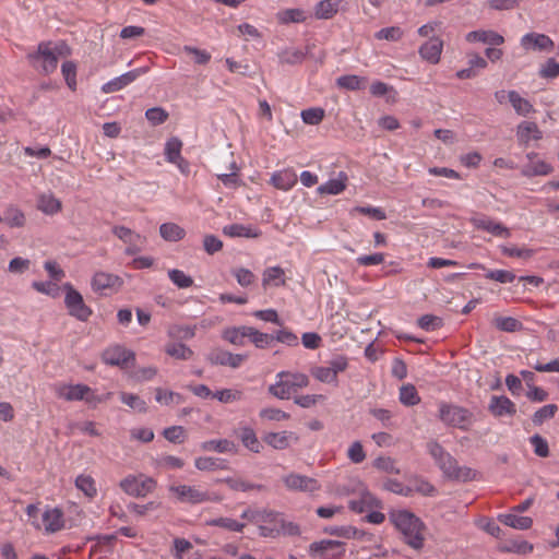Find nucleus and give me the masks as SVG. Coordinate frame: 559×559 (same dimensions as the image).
Returning a JSON list of instances; mask_svg holds the SVG:
<instances>
[{
    "label": "nucleus",
    "mask_w": 559,
    "mask_h": 559,
    "mask_svg": "<svg viewBox=\"0 0 559 559\" xmlns=\"http://www.w3.org/2000/svg\"><path fill=\"white\" fill-rule=\"evenodd\" d=\"M498 520L507 526L515 530H528L533 524V520L530 516H521L515 512L500 514Z\"/></svg>",
    "instance_id": "obj_32"
},
{
    "label": "nucleus",
    "mask_w": 559,
    "mask_h": 559,
    "mask_svg": "<svg viewBox=\"0 0 559 559\" xmlns=\"http://www.w3.org/2000/svg\"><path fill=\"white\" fill-rule=\"evenodd\" d=\"M145 72H146V69H135L132 71L126 72V73L121 74L120 76H117V78L108 81L107 83H105L102 86V91L106 94L118 92V91L122 90L123 87H126L127 85L131 84L141 74H143Z\"/></svg>",
    "instance_id": "obj_18"
},
{
    "label": "nucleus",
    "mask_w": 559,
    "mask_h": 559,
    "mask_svg": "<svg viewBox=\"0 0 559 559\" xmlns=\"http://www.w3.org/2000/svg\"><path fill=\"white\" fill-rule=\"evenodd\" d=\"M102 357L107 365L127 368L134 360V353L120 345H114L108 347Z\"/></svg>",
    "instance_id": "obj_13"
},
{
    "label": "nucleus",
    "mask_w": 559,
    "mask_h": 559,
    "mask_svg": "<svg viewBox=\"0 0 559 559\" xmlns=\"http://www.w3.org/2000/svg\"><path fill=\"white\" fill-rule=\"evenodd\" d=\"M338 0H322L316 5L314 14L318 19H330L338 10Z\"/></svg>",
    "instance_id": "obj_43"
},
{
    "label": "nucleus",
    "mask_w": 559,
    "mask_h": 559,
    "mask_svg": "<svg viewBox=\"0 0 559 559\" xmlns=\"http://www.w3.org/2000/svg\"><path fill=\"white\" fill-rule=\"evenodd\" d=\"M207 526H218L230 532H242L246 524L231 518H215L205 522Z\"/></svg>",
    "instance_id": "obj_41"
},
{
    "label": "nucleus",
    "mask_w": 559,
    "mask_h": 559,
    "mask_svg": "<svg viewBox=\"0 0 559 559\" xmlns=\"http://www.w3.org/2000/svg\"><path fill=\"white\" fill-rule=\"evenodd\" d=\"M169 491L181 503L198 504L206 501H219L221 498L212 497L207 491L197 486L174 485L169 487Z\"/></svg>",
    "instance_id": "obj_8"
},
{
    "label": "nucleus",
    "mask_w": 559,
    "mask_h": 559,
    "mask_svg": "<svg viewBox=\"0 0 559 559\" xmlns=\"http://www.w3.org/2000/svg\"><path fill=\"white\" fill-rule=\"evenodd\" d=\"M119 486L127 495L142 498L155 489L156 481L152 477L143 474L128 475L120 480Z\"/></svg>",
    "instance_id": "obj_7"
},
{
    "label": "nucleus",
    "mask_w": 559,
    "mask_h": 559,
    "mask_svg": "<svg viewBox=\"0 0 559 559\" xmlns=\"http://www.w3.org/2000/svg\"><path fill=\"white\" fill-rule=\"evenodd\" d=\"M283 483L287 489L295 491L311 493L320 489V484L317 479L296 473L285 475Z\"/></svg>",
    "instance_id": "obj_11"
},
{
    "label": "nucleus",
    "mask_w": 559,
    "mask_h": 559,
    "mask_svg": "<svg viewBox=\"0 0 559 559\" xmlns=\"http://www.w3.org/2000/svg\"><path fill=\"white\" fill-rule=\"evenodd\" d=\"M297 182V174L292 168L275 171L271 176V183L283 191L290 190Z\"/></svg>",
    "instance_id": "obj_25"
},
{
    "label": "nucleus",
    "mask_w": 559,
    "mask_h": 559,
    "mask_svg": "<svg viewBox=\"0 0 559 559\" xmlns=\"http://www.w3.org/2000/svg\"><path fill=\"white\" fill-rule=\"evenodd\" d=\"M439 418L440 420L453 428L461 430H468L473 425V414L461 406L441 403L439 405Z\"/></svg>",
    "instance_id": "obj_5"
},
{
    "label": "nucleus",
    "mask_w": 559,
    "mask_h": 559,
    "mask_svg": "<svg viewBox=\"0 0 559 559\" xmlns=\"http://www.w3.org/2000/svg\"><path fill=\"white\" fill-rule=\"evenodd\" d=\"M194 466L202 472H216L227 469L228 462L221 457L199 456L194 460Z\"/></svg>",
    "instance_id": "obj_29"
},
{
    "label": "nucleus",
    "mask_w": 559,
    "mask_h": 559,
    "mask_svg": "<svg viewBox=\"0 0 559 559\" xmlns=\"http://www.w3.org/2000/svg\"><path fill=\"white\" fill-rule=\"evenodd\" d=\"M262 419L270 421H283L289 419V414L275 407H265L259 412Z\"/></svg>",
    "instance_id": "obj_55"
},
{
    "label": "nucleus",
    "mask_w": 559,
    "mask_h": 559,
    "mask_svg": "<svg viewBox=\"0 0 559 559\" xmlns=\"http://www.w3.org/2000/svg\"><path fill=\"white\" fill-rule=\"evenodd\" d=\"M155 400L157 403L166 406L173 404L179 405L183 402V397L181 394L162 388H157L155 390Z\"/></svg>",
    "instance_id": "obj_42"
},
{
    "label": "nucleus",
    "mask_w": 559,
    "mask_h": 559,
    "mask_svg": "<svg viewBox=\"0 0 559 559\" xmlns=\"http://www.w3.org/2000/svg\"><path fill=\"white\" fill-rule=\"evenodd\" d=\"M91 285L94 292L106 294L107 290L119 289L122 285V280L112 273L98 271L93 275Z\"/></svg>",
    "instance_id": "obj_16"
},
{
    "label": "nucleus",
    "mask_w": 559,
    "mask_h": 559,
    "mask_svg": "<svg viewBox=\"0 0 559 559\" xmlns=\"http://www.w3.org/2000/svg\"><path fill=\"white\" fill-rule=\"evenodd\" d=\"M300 116L305 123L316 126L323 120L324 110L322 108H309L302 110Z\"/></svg>",
    "instance_id": "obj_60"
},
{
    "label": "nucleus",
    "mask_w": 559,
    "mask_h": 559,
    "mask_svg": "<svg viewBox=\"0 0 559 559\" xmlns=\"http://www.w3.org/2000/svg\"><path fill=\"white\" fill-rule=\"evenodd\" d=\"M390 521L404 536L405 542L414 549H419L424 544V524L419 518L408 510H393L389 514Z\"/></svg>",
    "instance_id": "obj_1"
},
{
    "label": "nucleus",
    "mask_w": 559,
    "mask_h": 559,
    "mask_svg": "<svg viewBox=\"0 0 559 559\" xmlns=\"http://www.w3.org/2000/svg\"><path fill=\"white\" fill-rule=\"evenodd\" d=\"M174 341H188L195 335V328L189 325H173L167 331Z\"/></svg>",
    "instance_id": "obj_45"
},
{
    "label": "nucleus",
    "mask_w": 559,
    "mask_h": 559,
    "mask_svg": "<svg viewBox=\"0 0 559 559\" xmlns=\"http://www.w3.org/2000/svg\"><path fill=\"white\" fill-rule=\"evenodd\" d=\"M471 223L477 229L486 230L489 234L500 237V238H509L511 237V230L504 226L503 224L488 217L485 215H477L471 218Z\"/></svg>",
    "instance_id": "obj_15"
},
{
    "label": "nucleus",
    "mask_w": 559,
    "mask_h": 559,
    "mask_svg": "<svg viewBox=\"0 0 559 559\" xmlns=\"http://www.w3.org/2000/svg\"><path fill=\"white\" fill-rule=\"evenodd\" d=\"M182 142L178 138L169 139L165 144V156L167 162L175 163L181 159Z\"/></svg>",
    "instance_id": "obj_44"
},
{
    "label": "nucleus",
    "mask_w": 559,
    "mask_h": 559,
    "mask_svg": "<svg viewBox=\"0 0 559 559\" xmlns=\"http://www.w3.org/2000/svg\"><path fill=\"white\" fill-rule=\"evenodd\" d=\"M32 287L36 292L45 294V295L53 297V298L59 295V287L52 281H46V282L35 281L32 283Z\"/></svg>",
    "instance_id": "obj_62"
},
{
    "label": "nucleus",
    "mask_w": 559,
    "mask_h": 559,
    "mask_svg": "<svg viewBox=\"0 0 559 559\" xmlns=\"http://www.w3.org/2000/svg\"><path fill=\"white\" fill-rule=\"evenodd\" d=\"M75 487L90 499H93L97 495L96 483L90 475H79L75 478Z\"/></svg>",
    "instance_id": "obj_39"
},
{
    "label": "nucleus",
    "mask_w": 559,
    "mask_h": 559,
    "mask_svg": "<svg viewBox=\"0 0 559 559\" xmlns=\"http://www.w3.org/2000/svg\"><path fill=\"white\" fill-rule=\"evenodd\" d=\"M37 210L45 215H56L62 210L61 201L51 192H43L37 197Z\"/></svg>",
    "instance_id": "obj_24"
},
{
    "label": "nucleus",
    "mask_w": 559,
    "mask_h": 559,
    "mask_svg": "<svg viewBox=\"0 0 559 559\" xmlns=\"http://www.w3.org/2000/svg\"><path fill=\"white\" fill-rule=\"evenodd\" d=\"M264 442L274 450H286L299 441V436L289 430L267 432L263 437Z\"/></svg>",
    "instance_id": "obj_14"
},
{
    "label": "nucleus",
    "mask_w": 559,
    "mask_h": 559,
    "mask_svg": "<svg viewBox=\"0 0 559 559\" xmlns=\"http://www.w3.org/2000/svg\"><path fill=\"white\" fill-rule=\"evenodd\" d=\"M236 436L241 441L242 445L253 453H260L263 449L262 443L257 437L255 430L248 425H240L236 430Z\"/></svg>",
    "instance_id": "obj_22"
},
{
    "label": "nucleus",
    "mask_w": 559,
    "mask_h": 559,
    "mask_svg": "<svg viewBox=\"0 0 559 559\" xmlns=\"http://www.w3.org/2000/svg\"><path fill=\"white\" fill-rule=\"evenodd\" d=\"M468 43H483L490 46H500L504 43V37L491 29H476L465 35Z\"/></svg>",
    "instance_id": "obj_21"
},
{
    "label": "nucleus",
    "mask_w": 559,
    "mask_h": 559,
    "mask_svg": "<svg viewBox=\"0 0 559 559\" xmlns=\"http://www.w3.org/2000/svg\"><path fill=\"white\" fill-rule=\"evenodd\" d=\"M112 234L122 240L126 245L136 241H146V238L138 233H134L124 226H115Z\"/></svg>",
    "instance_id": "obj_46"
},
{
    "label": "nucleus",
    "mask_w": 559,
    "mask_h": 559,
    "mask_svg": "<svg viewBox=\"0 0 559 559\" xmlns=\"http://www.w3.org/2000/svg\"><path fill=\"white\" fill-rule=\"evenodd\" d=\"M311 373L320 382L337 384V379L334 377L328 365L314 367L311 370Z\"/></svg>",
    "instance_id": "obj_61"
},
{
    "label": "nucleus",
    "mask_w": 559,
    "mask_h": 559,
    "mask_svg": "<svg viewBox=\"0 0 559 559\" xmlns=\"http://www.w3.org/2000/svg\"><path fill=\"white\" fill-rule=\"evenodd\" d=\"M493 322L497 329L504 332H515L521 328V323L512 317H497Z\"/></svg>",
    "instance_id": "obj_63"
},
{
    "label": "nucleus",
    "mask_w": 559,
    "mask_h": 559,
    "mask_svg": "<svg viewBox=\"0 0 559 559\" xmlns=\"http://www.w3.org/2000/svg\"><path fill=\"white\" fill-rule=\"evenodd\" d=\"M243 393L238 389H223L218 390L213 394V399H216L221 403L228 404L241 401Z\"/></svg>",
    "instance_id": "obj_48"
},
{
    "label": "nucleus",
    "mask_w": 559,
    "mask_h": 559,
    "mask_svg": "<svg viewBox=\"0 0 559 559\" xmlns=\"http://www.w3.org/2000/svg\"><path fill=\"white\" fill-rule=\"evenodd\" d=\"M285 284V272L280 266L266 267L262 274V285L267 287H280Z\"/></svg>",
    "instance_id": "obj_30"
},
{
    "label": "nucleus",
    "mask_w": 559,
    "mask_h": 559,
    "mask_svg": "<svg viewBox=\"0 0 559 559\" xmlns=\"http://www.w3.org/2000/svg\"><path fill=\"white\" fill-rule=\"evenodd\" d=\"M427 449L449 478L460 481H468L475 478L476 472L474 469L467 466H459L456 461L438 442L430 441Z\"/></svg>",
    "instance_id": "obj_3"
},
{
    "label": "nucleus",
    "mask_w": 559,
    "mask_h": 559,
    "mask_svg": "<svg viewBox=\"0 0 559 559\" xmlns=\"http://www.w3.org/2000/svg\"><path fill=\"white\" fill-rule=\"evenodd\" d=\"M558 407L555 404H548L535 412L533 415V423L535 425H542L546 420L552 418L557 412Z\"/></svg>",
    "instance_id": "obj_58"
},
{
    "label": "nucleus",
    "mask_w": 559,
    "mask_h": 559,
    "mask_svg": "<svg viewBox=\"0 0 559 559\" xmlns=\"http://www.w3.org/2000/svg\"><path fill=\"white\" fill-rule=\"evenodd\" d=\"M43 525L46 533L60 531L64 525L62 512L57 508L47 509L43 513Z\"/></svg>",
    "instance_id": "obj_28"
},
{
    "label": "nucleus",
    "mask_w": 559,
    "mask_h": 559,
    "mask_svg": "<svg viewBox=\"0 0 559 559\" xmlns=\"http://www.w3.org/2000/svg\"><path fill=\"white\" fill-rule=\"evenodd\" d=\"M378 500L368 491L362 492L358 500H352L349 507L356 512H365L367 509L377 506Z\"/></svg>",
    "instance_id": "obj_47"
},
{
    "label": "nucleus",
    "mask_w": 559,
    "mask_h": 559,
    "mask_svg": "<svg viewBox=\"0 0 559 559\" xmlns=\"http://www.w3.org/2000/svg\"><path fill=\"white\" fill-rule=\"evenodd\" d=\"M168 277L178 288H189L193 284L191 276L187 275L183 271L171 269L168 271Z\"/></svg>",
    "instance_id": "obj_52"
},
{
    "label": "nucleus",
    "mask_w": 559,
    "mask_h": 559,
    "mask_svg": "<svg viewBox=\"0 0 559 559\" xmlns=\"http://www.w3.org/2000/svg\"><path fill=\"white\" fill-rule=\"evenodd\" d=\"M219 481L226 483L229 486V488H231L233 490H237V491H249L252 489H261L262 488L261 485L251 484L241 478L227 477L224 479H219Z\"/></svg>",
    "instance_id": "obj_57"
},
{
    "label": "nucleus",
    "mask_w": 559,
    "mask_h": 559,
    "mask_svg": "<svg viewBox=\"0 0 559 559\" xmlns=\"http://www.w3.org/2000/svg\"><path fill=\"white\" fill-rule=\"evenodd\" d=\"M121 402L139 413L147 411L146 402L136 394L122 392L120 394Z\"/></svg>",
    "instance_id": "obj_51"
},
{
    "label": "nucleus",
    "mask_w": 559,
    "mask_h": 559,
    "mask_svg": "<svg viewBox=\"0 0 559 559\" xmlns=\"http://www.w3.org/2000/svg\"><path fill=\"white\" fill-rule=\"evenodd\" d=\"M249 326H238V328H229L223 332L224 340L229 343L238 346H242L245 344V340L248 338Z\"/></svg>",
    "instance_id": "obj_37"
},
{
    "label": "nucleus",
    "mask_w": 559,
    "mask_h": 559,
    "mask_svg": "<svg viewBox=\"0 0 559 559\" xmlns=\"http://www.w3.org/2000/svg\"><path fill=\"white\" fill-rule=\"evenodd\" d=\"M539 76L545 79H555L559 75V62L555 59H548L539 69Z\"/></svg>",
    "instance_id": "obj_64"
},
{
    "label": "nucleus",
    "mask_w": 559,
    "mask_h": 559,
    "mask_svg": "<svg viewBox=\"0 0 559 559\" xmlns=\"http://www.w3.org/2000/svg\"><path fill=\"white\" fill-rule=\"evenodd\" d=\"M488 409L495 417H512L516 413L515 404L503 395H492Z\"/></svg>",
    "instance_id": "obj_19"
},
{
    "label": "nucleus",
    "mask_w": 559,
    "mask_h": 559,
    "mask_svg": "<svg viewBox=\"0 0 559 559\" xmlns=\"http://www.w3.org/2000/svg\"><path fill=\"white\" fill-rule=\"evenodd\" d=\"M69 55L70 48L64 41H48L40 43L37 51L28 55V59L38 62V69L49 74L57 69L59 59Z\"/></svg>",
    "instance_id": "obj_4"
},
{
    "label": "nucleus",
    "mask_w": 559,
    "mask_h": 559,
    "mask_svg": "<svg viewBox=\"0 0 559 559\" xmlns=\"http://www.w3.org/2000/svg\"><path fill=\"white\" fill-rule=\"evenodd\" d=\"M509 103L520 116L526 117L534 111L531 102L522 97L516 91H509Z\"/></svg>",
    "instance_id": "obj_33"
},
{
    "label": "nucleus",
    "mask_w": 559,
    "mask_h": 559,
    "mask_svg": "<svg viewBox=\"0 0 559 559\" xmlns=\"http://www.w3.org/2000/svg\"><path fill=\"white\" fill-rule=\"evenodd\" d=\"M516 136L521 143L527 144L532 140H539L542 132L536 123L523 121L518 126Z\"/></svg>",
    "instance_id": "obj_31"
},
{
    "label": "nucleus",
    "mask_w": 559,
    "mask_h": 559,
    "mask_svg": "<svg viewBox=\"0 0 559 559\" xmlns=\"http://www.w3.org/2000/svg\"><path fill=\"white\" fill-rule=\"evenodd\" d=\"M201 450L216 453L236 454L237 444L229 439H212L200 444Z\"/></svg>",
    "instance_id": "obj_26"
},
{
    "label": "nucleus",
    "mask_w": 559,
    "mask_h": 559,
    "mask_svg": "<svg viewBox=\"0 0 559 559\" xmlns=\"http://www.w3.org/2000/svg\"><path fill=\"white\" fill-rule=\"evenodd\" d=\"M400 401L406 406H414L419 403L420 397L413 384H405L400 389Z\"/></svg>",
    "instance_id": "obj_50"
},
{
    "label": "nucleus",
    "mask_w": 559,
    "mask_h": 559,
    "mask_svg": "<svg viewBox=\"0 0 559 559\" xmlns=\"http://www.w3.org/2000/svg\"><path fill=\"white\" fill-rule=\"evenodd\" d=\"M348 177L344 171L318 187L319 194L337 195L346 189Z\"/></svg>",
    "instance_id": "obj_27"
},
{
    "label": "nucleus",
    "mask_w": 559,
    "mask_h": 559,
    "mask_svg": "<svg viewBox=\"0 0 559 559\" xmlns=\"http://www.w3.org/2000/svg\"><path fill=\"white\" fill-rule=\"evenodd\" d=\"M160 237L170 242H176L185 238L186 230L175 223H164L159 226Z\"/></svg>",
    "instance_id": "obj_34"
},
{
    "label": "nucleus",
    "mask_w": 559,
    "mask_h": 559,
    "mask_svg": "<svg viewBox=\"0 0 559 559\" xmlns=\"http://www.w3.org/2000/svg\"><path fill=\"white\" fill-rule=\"evenodd\" d=\"M55 391L59 399L66 401H92L91 388L85 384H58Z\"/></svg>",
    "instance_id": "obj_12"
},
{
    "label": "nucleus",
    "mask_w": 559,
    "mask_h": 559,
    "mask_svg": "<svg viewBox=\"0 0 559 559\" xmlns=\"http://www.w3.org/2000/svg\"><path fill=\"white\" fill-rule=\"evenodd\" d=\"M248 338L258 347V348H266L271 345L274 337L273 335L262 333L254 328L249 326Z\"/></svg>",
    "instance_id": "obj_53"
},
{
    "label": "nucleus",
    "mask_w": 559,
    "mask_h": 559,
    "mask_svg": "<svg viewBox=\"0 0 559 559\" xmlns=\"http://www.w3.org/2000/svg\"><path fill=\"white\" fill-rule=\"evenodd\" d=\"M62 288L66 293L64 305L68 313L80 321H87L92 316V310L84 302L81 293L76 290L70 283L64 284Z\"/></svg>",
    "instance_id": "obj_6"
},
{
    "label": "nucleus",
    "mask_w": 559,
    "mask_h": 559,
    "mask_svg": "<svg viewBox=\"0 0 559 559\" xmlns=\"http://www.w3.org/2000/svg\"><path fill=\"white\" fill-rule=\"evenodd\" d=\"M442 49V39L439 37H431L428 41L420 46L419 55L424 60L432 64H437L440 61Z\"/></svg>",
    "instance_id": "obj_23"
},
{
    "label": "nucleus",
    "mask_w": 559,
    "mask_h": 559,
    "mask_svg": "<svg viewBox=\"0 0 559 559\" xmlns=\"http://www.w3.org/2000/svg\"><path fill=\"white\" fill-rule=\"evenodd\" d=\"M165 352L173 358L189 360L193 356L190 347L180 342H170L165 346Z\"/></svg>",
    "instance_id": "obj_36"
},
{
    "label": "nucleus",
    "mask_w": 559,
    "mask_h": 559,
    "mask_svg": "<svg viewBox=\"0 0 559 559\" xmlns=\"http://www.w3.org/2000/svg\"><path fill=\"white\" fill-rule=\"evenodd\" d=\"M3 219L11 227H22L25 224L23 211L13 205L7 209Z\"/></svg>",
    "instance_id": "obj_49"
},
{
    "label": "nucleus",
    "mask_w": 559,
    "mask_h": 559,
    "mask_svg": "<svg viewBox=\"0 0 559 559\" xmlns=\"http://www.w3.org/2000/svg\"><path fill=\"white\" fill-rule=\"evenodd\" d=\"M520 45L525 51H551L555 47L554 40L542 33H527L520 39Z\"/></svg>",
    "instance_id": "obj_10"
},
{
    "label": "nucleus",
    "mask_w": 559,
    "mask_h": 559,
    "mask_svg": "<svg viewBox=\"0 0 559 559\" xmlns=\"http://www.w3.org/2000/svg\"><path fill=\"white\" fill-rule=\"evenodd\" d=\"M343 543L333 539L314 542L309 546V555L314 559H328L343 555Z\"/></svg>",
    "instance_id": "obj_9"
},
{
    "label": "nucleus",
    "mask_w": 559,
    "mask_h": 559,
    "mask_svg": "<svg viewBox=\"0 0 559 559\" xmlns=\"http://www.w3.org/2000/svg\"><path fill=\"white\" fill-rule=\"evenodd\" d=\"M500 251L504 255L520 258V259H524V260L530 259L534 253V251L532 249L524 248V247L519 248L516 246H509V245L500 246Z\"/></svg>",
    "instance_id": "obj_56"
},
{
    "label": "nucleus",
    "mask_w": 559,
    "mask_h": 559,
    "mask_svg": "<svg viewBox=\"0 0 559 559\" xmlns=\"http://www.w3.org/2000/svg\"><path fill=\"white\" fill-rule=\"evenodd\" d=\"M528 162L522 167L521 174L525 177L547 176L552 173V166L546 160L538 158L536 153L526 155Z\"/></svg>",
    "instance_id": "obj_17"
},
{
    "label": "nucleus",
    "mask_w": 559,
    "mask_h": 559,
    "mask_svg": "<svg viewBox=\"0 0 559 559\" xmlns=\"http://www.w3.org/2000/svg\"><path fill=\"white\" fill-rule=\"evenodd\" d=\"M308 384L309 377L306 373L284 370L276 373L275 382L267 388V392L275 399L289 400Z\"/></svg>",
    "instance_id": "obj_2"
},
{
    "label": "nucleus",
    "mask_w": 559,
    "mask_h": 559,
    "mask_svg": "<svg viewBox=\"0 0 559 559\" xmlns=\"http://www.w3.org/2000/svg\"><path fill=\"white\" fill-rule=\"evenodd\" d=\"M223 233L229 237L254 238L259 236V233L251 226H246L242 224L227 225L223 228Z\"/></svg>",
    "instance_id": "obj_38"
},
{
    "label": "nucleus",
    "mask_w": 559,
    "mask_h": 559,
    "mask_svg": "<svg viewBox=\"0 0 559 559\" xmlns=\"http://www.w3.org/2000/svg\"><path fill=\"white\" fill-rule=\"evenodd\" d=\"M276 19L282 24L301 23L307 19V15L301 9H285L277 12Z\"/></svg>",
    "instance_id": "obj_40"
},
{
    "label": "nucleus",
    "mask_w": 559,
    "mask_h": 559,
    "mask_svg": "<svg viewBox=\"0 0 559 559\" xmlns=\"http://www.w3.org/2000/svg\"><path fill=\"white\" fill-rule=\"evenodd\" d=\"M247 356L242 354H231L224 349H214L209 355V360L213 365L229 366L231 368H238Z\"/></svg>",
    "instance_id": "obj_20"
},
{
    "label": "nucleus",
    "mask_w": 559,
    "mask_h": 559,
    "mask_svg": "<svg viewBox=\"0 0 559 559\" xmlns=\"http://www.w3.org/2000/svg\"><path fill=\"white\" fill-rule=\"evenodd\" d=\"M336 84L345 90L357 91L364 86L365 80L357 75H343L336 80Z\"/></svg>",
    "instance_id": "obj_54"
},
{
    "label": "nucleus",
    "mask_w": 559,
    "mask_h": 559,
    "mask_svg": "<svg viewBox=\"0 0 559 559\" xmlns=\"http://www.w3.org/2000/svg\"><path fill=\"white\" fill-rule=\"evenodd\" d=\"M407 487L409 488V496L415 492L423 496H433L436 493V488L426 479L420 477L409 478Z\"/></svg>",
    "instance_id": "obj_35"
},
{
    "label": "nucleus",
    "mask_w": 559,
    "mask_h": 559,
    "mask_svg": "<svg viewBox=\"0 0 559 559\" xmlns=\"http://www.w3.org/2000/svg\"><path fill=\"white\" fill-rule=\"evenodd\" d=\"M231 274L235 276L237 283L242 287H248L255 281V275L245 267H236L231 271Z\"/></svg>",
    "instance_id": "obj_59"
}]
</instances>
